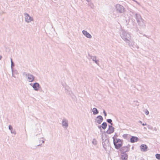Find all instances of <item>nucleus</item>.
I'll return each mask as SVG.
<instances>
[{
  "mask_svg": "<svg viewBox=\"0 0 160 160\" xmlns=\"http://www.w3.org/2000/svg\"><path fill=\"white\" fill-rule=\"evenodd\" d=\"M29 73H27L25 72H23V75H25L26 77H27V76H28V74H29Z\"/></svg>",
  "mask_w": 160,
  "mask_h": 160,
  "instance_id": "28",
  "label": "nucleus"
},
{
  "mask_svg": "<svg viewBox=\"0 0 160 160\" xmlns=\"http://www.w3.org/2000/svg\"><path fill=\"white\" fill-rule=\"evenodd\" d=\"M2 58V56L0 55V60H1Z\"/></svg>",
  "mask_w": 160,
  "mask_h": 160,
  "instance_id": "45",
  "label": "nucleus"
},
{
  "mask_svg": "<svg viewBox=\"0 0 160 160\" xmlns=\"http://www.w3.org/2000/svg\"><path fill=\"white\" fill-rule=\"evenodd\" d=\"M134 1L136 2L137 4H138V5H140V4L137 1L134 0Z\"/></svg>",
  "mask_w": 160,
  "mask_h": 160,
  "instance_id": "37",
  "label": "nucleus"
},
{
  "mask_svg": "<svg viewBox=\"0 0 160 160\" xmlns=\"http://www.w3.org/2000/svg\"><path fill=\"white\" fill-rule=\"evenodd\" d=\"M25 18V21L28 23L33 21V19L28 13H24Z\"/></svg>",
  "mask_w": 160,
  "mask_h": 160,
  "instance_id": "7",
  "label": "nucleus"
},
{
  "mask_svg": "<svg viewBox=\"0 0 160 160\" xmlns=\"http://www.w3.org/2000/svg\"><path fill=\"white\" fill-rule=\"evenodd\" d=\"M103 113L104 114V116H105V117L106 116H107V113L105 111V110H103Z\"/></svg>",
  "mask_w": 160,
  "mask_h": 160,
  "instance_id": "32",
  "label": "nucleus"
},
{
  "mask_svg": "<svg viewBox=\"0 0 160 160\" xmlns=\"http://www.w3.org/2000/svg\"><path fill=\"white\" fill-rule=\"evenodd\" d=\"M98 128L101 131V128H102V127H101V125L98 126Z\"/></svg>",
  "mask_w": 160,
  "mask_h": 160,
  "instance_id": "34",
  "label": "nucleus"
},
{
  "mask_svg": "<svg viewBox=\"0 0 160 160\" xmlns=\"http://www.w3.org/2000/svg\"><path fill=\"white\" fill-rule=\"evenodd\" d=\"M130 145L128 144L127 146L121 147L120 149V151L121 153H126V152H128L130 150Z\"/></svg>",
  "mask_w": 160,
  "mask_h": 160,
  "instance_id": "6",
  "label": "nucleus"
},
{
  "mask_svg": "<svg viewBox=\"0 0 160 160\" xmlns=\"http://www.w3.org/2000/svg\"><path fill=\"white\" fill-rule=\"evenodd\" d=\"M139 122L140 123H141V124H142V122L141 121H139Z\"/></svg>",
  "mask_w": 160,
  "mask_h": 160,
  "instance_id": "47",
  "label": "nucleus"
},
{
  "mask_svg": "<svg viewBox=\"0 0 160 160\" xmlns=\"http://www.w3.org/2000/svg\"><path fill=\"white\" fill-rule=\"evenodd\" d=\"M11 68V69H12V73H14V71L13 69V68Z\"/></svg>",
  "mask_w": 160,
  "mask_h": 160,
  "instance_id": "39",
  "label": "nucleus"
},
{
  "mask_svg": "<svg viewBox=\"0 0 160 160\" xmlns=\"http://www.w3.org/2000/svg\"><path fill=\"white\" fill-rule=\"evenodd\" d=\"M134 1L136 2L137 4H138V5H140V4L137 1L134 0Z\"/></svg>",
  "mask_w": 160,
  "mask_h": 160,
  "instance_id": "36",
  "label": "nucleus"
},
{
  "mask_svg": "<svg viewBox=\"0 0 160 160\" xmlns=\"http://www.w3.org/2000/svg\"><path fill=\"white\" fill-rule=\"evenodd\" d=\"M142 126H145V125H147V124L146 123H142Z\"/></svg>",
  "mask_w": 160,
  "mask_h": 160,
  "instance_id": "41",
  "label": "nucleus"
},
{
  "mask_svg": "<svg viewBox=\"0 0 160 160\" xmlns=\"http://www.w3.org/2000/svg\"><path fill=\"white\" fill-rule=\"evenodd\" d=\"M92 143L93 144L96 145L97 144L96 140L95 139H93L92 141Z\"/></svg>",
  "mask_w": 160,
  "mask_h": 160,
  "instance_id": "27",
  "label": "nucleus"
},
{
  "mask_svg": "<svg viewBox=\"0 0 160 160\" xmlns=\"http://www.w3.org/2000/svg\"><path fill=\"white\" fill-rule=\"evenodd\" d=\"M41 144H38V145H37V146H35V147L36 148H32V149H35L36 148V147H37V146H41Z\"/></svg>",
  "mask_w": 160,
  "mask_h": 160,
  "instance_id": "33",
  "label": "nucleus"
},
{
  "mask_svg": "<svg viewBox=\"0 0 160 160\" xmlns=\"http://www.w3.org/2000/svg\"><path fill=\"white\" fill-rule=\"evenodd\" d=\"M83 34L87 38H92V36L88 32L86 31L83 30L82 31Z\"/></svg>",
  "mask_w": 160,
  "mask_h": 160,
  "instance_id": "14",
  "label": "nucleus"
},
{
  "mask_svg": "<svg viewBox=\"0 0 160 160\" xmlns=\"http://www.w3.org/2000/svg\"><path fill=\"white\" fill-rule=\"evenodd\" d=\"M14 73L16 74H18V71L16 70H15L14 71Z\"/></svg>",
  "mask_w": 160,
  "mask_h": 160,
  "instance_id": "31",
  "label": "nucleus"
},
{
  "mask_svg": "<svg viewBox=\"0 0 160 160\" xmlns=\"http://www.w3.org/2000/svg\"><path fill=\"white\" fill-rule=\"evenodd\" d=\"M115 8L117 11L120 13H123L125 11L124 8L122 6L119 4H116L115 6Z\"/></svg>",
  "mask_w": 160,
  "mask_h": 160,
  "instance_id": "4",
  "label": "nucleus"
},
{
  "mask_svg": "<svg viewBox=\"0 0 160 160\" xmlns=\"http://www.w3.org/2000/svg\"><path fill=\"white\" fill-rule=\"evenodd\" d=\"M95 63L98 65V62L99 61L98 60H96L95 61H94Z\"/></svg>",
  "mask_w": 160,
  "mask_h": 160,
  "instance_id": "35",
  "label": "nucleus"
},
{
  "mask_svg": "<svg viewBox=\"0 0 160 160\" xmlns=\"http://www.w3.org/2000/svg\"><path fill=\"white\" fill-rule=\"evenodd\" d=\"M87 1V2H89L91 0H86Z\"/></svg>",
  "mask_w": 160,
  "mask_h": 160,
  "instance_id": "46",
  "label": "nucleus"
},
{
  "mask_svg": "<svg viewBox=\"0 0 160 160\" xmlns=\"http://www.w3.org/2000/svg\"><path fill=\"white\" fill-rule=\"evenodd\" d=\"M12 76L14 77L15 78H16L15 76L14 75L13 73H12Z\"/></svg>",
  "mask_w": 160,
  "mask_h": 160,
  "instance_id": "42",
  "label": "nucleus"
},
{
  "mask_svg": "<svg viewBox=\"0 0 160 160\" xmlns=\"http://www.w3.org/2000/svg\"><path fill=\"white\" fill-rule=\"evenodd\" d=\"M30 85H31V86H32V85H33V84H32V83H30Z\"/></svg>",
  "mask_w": 160,
  "mask_h": 160,
  "instance_id": "50",
  "label": "nucleus"
},
{
  "mask_svg": "<svg viewBox=\"0 0 160 160\" xmlns=\"http://www.w3.org/2000/svg\"><path fill=\"white\" fill-rule=\"evenodd\" d=\"M127 42L128 43V45L132 49H134L135 48H136L137 49L139 48L138 46L134 44V42L132 41H130V40H129V42Z\"/></svg>",
  "mask_w": 160,
  "mask_h": 160,
  "instance_id": "10",
  "label": "nucleus"
},
{
  "mask_svg": "<svg viewBox=\"0 0 160 160\" xmlns=\"http://www.w3.org/2000/svg\"><path fill=\"white\" fill-rule=\"evenodd\" d=\"M62 127L65 128H67L68 126V122L67 120L64 119L62 120Z\"/></svg>",
  "mask_w": 160,
  "mask_h": 160,
  "instance_id": "15",
  "label": "nucleus"
},
{
  "mask_svg": "<svg viewBox=\"0 0 160 160\" xmlns=\"http://www.w3.org/2000/svg\"><path fill=\"white\" fill-rule=\"evenodd\" d=\"M137 22L141 30L144 29L146 28L145 21L142 18L141 15L138 13L135 14Z\"/></svg>",
  "mask_w": 160,
  "mask_h": 160,
  "instance_id": "1",
  "label": "nucleus"
},
{
  "mask_svg": "<svg viewBox=\"0 0 160 160\" xmlns=\"http://www.w3.org/2000/svg\"><path fill=\"white\" fill-rule=\"evenodd\" d=\"M88 6L92 8V9H93V7H94V5L92 2H90L88 3Z\"/></svg>",
  "mask_w": 160,
  "mask_h": 160,
  "instance_id": "23",
  "label": "nucleus"
},
{
  "mask_svg": "<svg viewBox=\"0 0 160 160\" xmlns=\"http://www.w3.org/2000/svg\"><path fill=\"white\" fill-rule=\"evenodd\" d=\"M102 144L103 148L106 150L107 148L110 146L109 139H106L104 140L103 139H102Z\"/></svg>",
  "mask_w": 160,
  "mask_h": 160,
  "instance_id": "5",
  "label": "nucleus"
},
{
  "mask_svg": "<svg viewBox=\"0 0 160 160\" xmlns=\"http://www.w3.org/2000/svg\"><path fill=\"white\" fill-rule=\"evenodd\" d=\"M113 141V144L115 148L118 149L122 147L123 141L120 139L117 138H116L112 137Z\"/></svg>",
  "mask_w": 160,
  "mask_h": 160,
  "instance_id": "3",
  "label": "nucleus"
},
{
  "mask_svg": "<svg viewBox=\"0 0 160 160\" xmlns=\"http://www.w3.org/2000/svg\"><path fill=\"white\" fill-rule=\"evenodd\" d=\"M32 87L35 91H38L41 88L40 84L38 82L34 83L32 85Z\"/></svg>",
  "mask_w": 160,
  "mask_h": 160,
  "instance_id": "12",
  "label": "nucleus"
},
{
  "mask_svg": "<svg viewBox=\"0 0 160 160\" xmlns=\"http://www.w3.org/2000/svg\"><path fill=\"white\" fill-rule=\"evenodd\" d=\"M128 135L127 134H124L122 135V137L126 139L127 138Z\"/></svg>",
  "mask_w": 160,
  "mask_h": 160,
  "instance_id": "25",
  "label": "nucleus"
},
{
  "mask_svg": "<svg viewBox=\"0 0 160 160\" xmlns=\"http://www.w3.org/2000/svg\"><path fill=\"white\" fill-rule=\"evenodd\" d=\"M118 136L117 135V134L116 133H115V135H114V136L113 137H115V138H116L118 137Z\"/></svg>",
  "mask_w": 160,
  "mask_h": 160,
  "instance_id": "40",
  "label": "nucleus"
},
{
  "mask_svg": "<svg viewBox=\"0 0 160 160\" xmlns=\"http://www.w3.org/2000/svg\"><path fill=\"white\" fill-rule=\"evenodd\" d=\"M107 121L108 122V123L110 124L111 125H112L113 123L112 122V120L111 119H107Z\"/></svg>",
  "mask_w": 160,
  "mask_h": 160,
  "instance_id": "22",
  "label": "nucleus"
},
{
  "mask_svg": "<svg viewBox=\"0 0 160 160\" xmlns=\"http://www.w3.org/2000/svg\"><path fill=\"white\" fill-rule=\"evenodd\" d=\"M29 82H32L34 81L35 77L32 75L29 74L27 77Z\"/></svg>",
  "mask_w": 160,
  "mask_h": 160,
  "instance_id": "16",
  "label": "nucleus"
},
{
  "mask_svg": "<svg viewBox=\"0 0 160 160\" xmlns=\"http://www.w3.org/2000/svg\"><path fill=\"white\" fill-rule=\"evenodd\" d=\"M88 56L93 61H95L96 60V56H92L89 54H88Z\"/></svg>",
  "mask_w": 160,
  "mask_h": 160,
  "instance_id": "21",
  "label": "nucleus"
},
{
  "mask_svg": "<svg viewBox=\"0 0 160 160\" xmlns=\"http://www.w3.org/2000/svg\"><path fill=\"white\" fill-rule=\"evenodd\" d=\"M14 63L13 62H11V68H13V67L14 66Z\"/></svg>",
  "mask_w": 160,
  "mask_h": 160,
  "instance_id": "30",
  "label": "nucleus"
},
{
  "mask_svg": "<svg viewBox=\"0 0 160 160\" xmlns=\"http://www.w3.org/2000/svg\"><path fill=\"white\" fill-rule=\"evenodd\" d=\"M133 147H132V149H133Z\"/></svg>",
  "mask_w": 160,
  "mask_h": 160,
  "instance_id": "51",
  "label": "nucleus"
},
{
  "mask_svg": "<svg viewBox=\"0 0 160 160\" xmlns=\"http://www.w3.org/2000/svg\"><path fill=\"white\" fill-rule=\"evenodd\" d=\"M128 158V155L126 153H121V158L122 160H127Z\"/></svg>",
  "mask_w": 160,
  "mask_h": 160,
  "instance_id": "13",
  "label": "nucleus"
},
{
  "mask_svg": "<svg viewBox=\"0 0 160 160\" xmlns=\"http://www.w3.org/2000/svg\"><path fill=\"white\" fill-rule=\"evenodd\" d=\"M134 1L136 2L137 4H138V5H140V4L137 1L134 0Z\"/></svg>",
  "mask_w": 160,
  "mask_h": 160,
  "instance_id": "38",
  "label": "nucleus"
},
{
  "mask_svg": "<svg viewBox=\"0 0 160 160\" xmlns=\"http://www.w3.org/2000/svg\"><path fill=\"white\" fill-rule=\"evenodd\" d=\"M103 120V118L101 115L98 116L95 119V122L97 123L98 124H100Z\"/></svg>",
  "mask_w": 160,
  "mask_h": 160,
  "instance_id": "9",
  "label": "nucleus"
},
{
  "mask_svg": "<svg viewBox=\"0 0 160 160\" xmlns=\"http://www.w3.org/2000/svg\"><path fill=\"white\" fill-rule=\"evenodd\" d=\"M143 36H145V37H147V38H149L148 37V36H147V35H145V34H144Z\"/></svg>",
  "mask_w": 160,
  "mask_h": 160,
  "instance_id": "43",
  "label": "nucleus"
},
{
  "mask_svg": "<svg viewBox=\"0 0 160 160\" xmlns=\"http://www.w3.org/2000/svg\"><path fill=\"white\" fill-rule=\"evenodd\" d=\"M66 90V92L67 93H68V94L70 95L71 94V92L70 91H68L66 89V88L65 89Z\"/></svg>",
  "mask_w": 160,
  "mask_h": 160,
  "instance_id": "26",
  "label": "nucleus"
},
{
  "mask_svg": "<svg viewBox=\"0 0 160 160\" xmlns=\"http://www.w3.org/2000/svg\"><path fill=\"white\" fill-rule=\"evenodd\" d=\"M140 148L141 151L144 152H146L148 150V147L146 144H142L140 146Z\"/></svg>",
  "mask_w": 160,
  "mask_h": 160,
  "instance_id": "11",
  "label": "nucleus"
},
{
  "mask_svg": "<svg viewBox=\"0 0 160 160\" xmlns=\"http://www.w3.org/2000/svg\"><path fill=\"white\" fill-rule=\"evenodd\" d=\"M138 138L135 136H132L130 138V141L132 143H134L137 142L138 140Z\"/></svg>",
  "mask_w": 160,
  "mask_h": 160,
  "instance_id": "17",
  "label": "nucleus"
},
{
  "mask_svg": "<svg viewBox=\"0 0 160 160\" xmlns=\"http://www.w3.org/2000/svg\"><path fill=\"white\" fill-rule=\"evenodd\" d=\"M8 129L11 131V133L14 134L15 135L16 134V132L15 130H13L12 127L11 125H9Z\"/></svg>",
  "mask_w": 160,
  "mask_h": 160,
  "instance_id": "18",
  "label": "nucleus"
},
{
  "mask_svg": "<svg viewBox=\"0 0 160 160\" xmlns=\"http://www.w3.org/2000/svg\"><path fill=\"white\" fill-rule=\"evenodd\" d=\"M145 113L147 115H148L149 113V111L147 109H146Z\"/></svg>",
  "mask_w": 160,
  "mask_h": 160,
  "instance_id": "29",
  "label": "nucleus"
},
{
  "mask_svg": "<svg viewBox=\"0 0 160 160\" xmlns=\"http://www.w3.org/2000/svg\"><path fill=\"white\" fill-rule=\"evenodd\" d=\"M92 112L93 113V114L96 115L99 112L98 109L95 108H93L92 110Z\"/></svg>",
  "mask_w": 160,
  "mask_h": 160,
  "instance_id": "19",
  "label": "nucleus"
},
{
  "mask_svg": "<svg viewBox=\"0 0 160 160\" xmlns=\"http://www.w3.org/2000/svg\"><path fill=\"white\" fill-rule=\"evenodd\" d=\"M107 123L105 122H103L101 125V127H102V128L104 130L106 129V128H107Z\"/></svg>",
  "mask_w": 160,
  "mask_h": 160,
  "instance_id": "20",
  "label": "nucleus"
},
{
  "mask_svg": "<svg viewBox=\"0 0 160 160\" xmlns=\"http://www.w3.org/2000/svg\"><path fill=\"white\" fill-rule=\"evenodd\" d=\"M143 36H145V37H147V38H149L148 37V36H147V35H145V34H144Z\"/></svg>",
  "mask_w": 160,
  "mask_h": 160,
  "instance_id": "44",
  "label": "nucleus"
},
{
  "mask_svg": "<svg viewBox=\"0 0 160 160\" xmlns=\"http://www.w3.org/2000/svg\"><path fill=\"white\" fill-rule=\"evenodd\" d=\"M42 143H44L45 141L44 140H42Z\"/></svg>",
  "mask_w": 160,
  "mask_h": 160,
  "instance_id": "49",
  "label": "nucleus"
},
{
  "mask_svg": "<svg viewBox=\"0 0 160 160\" xmlns=\"http://www.w3.org/2000/svg\"><path fill=\"white\" fill-rule=\"evenodd\" d=\"M108 129L106 131V133L108 134H111L114 131V128L112 125H108Z\"/></svg>",
  "mask_w": 160,
  "mask_h": 160,
  "instance_id": "8",
  "label": "nucleus"
},
{
  "mask_svg": "<svg viewBox=\"0 0 160 160\" xmlns=\"http://www.w3.org/2000/svg\"><path fill=\"white\" fill-rule=\"evenodd\" d=\"M10 59H11V62H13L12 59V58H11Z\"/></svg>",
  "mask_w": 160,
  "mask_h": 160,
  "instance_id": "48",
  "label": "nucleus"
},
{
  "mask_svg": "<svg viewBox=\"0 0 160 160\" xmlns=\"http://www.w3.org/2000/svg\"><path fill=\"white\" fill-rule=\"evenodd\" d=\"M156 158L157 159L160 160V154H156L155 155Z\"/></svg>",
  "mask_w": 160,
  "mask_h": 160,
  "instance_id": "24",
  "label": "nucleus"
},
{
  "mask_svg": "<svg viewBox=\"0 0 160 160\" xmlns=\"http://www.w3.org/2000/svg\"><path fill=\"white\" fill-rule=\"evenodd\" d=\"M121 38L126 42H129L131 39V36L129 34L124 30H122L120 32Z\"/></svg>",
  "mask_w": 160,
  "mask_h": 160,
  "instance_id": "2",
  "label": "nucleus"
}]
</instances>
